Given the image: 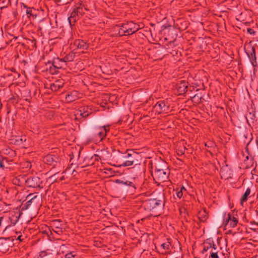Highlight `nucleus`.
<instances>
[{"instance_id": "nucleus-46", "label": "nucleus", "mask_w": 258, "mask_h": 258, "mask_svg": "<svg viewBox=\"0 0 258 258\" xmlns=\"http://www.w3.org/2000/svg\"><path fill=\"white\" fill-rule=\"evenodd\" d=\"M45 255H46V251H41L39 253V256L41 257H44Z\"/></svg>"}, {"instance_id": "nucleus-4", "label": "nucleus", "mask_w": 258, "mask_h": 258, "mask_svg": "<svg viewBox=\"0 0 258 258\" xmlns=\"http://www.w3.org/2000/svg\"><path fill=\"white\" fill-rule=\"evenodd\" d=\"M165 203V198L163 195L161 199H149L144 201L143 206L146 210L151 211L162 209Z\"/></svg>"}, {"instance_id": "nucleus-10", "label": "nucleus", "mask_w": 258, "mask_h": 258, "mask_svg": "<svg viewBox=\"0 0 258 258\" xmlns=\"http://www.w3.org/2000/svg\"><path fill=\"white\" fill-rule=\"evenodd\" d=\"M116 183H120L126 187V190L131 194H133L137 189V184L135 182L131 181H123L119 179L116 180Z\"/></svg>"}, {"instance_id": "nucleus-20", "label": "nucleus", "mask_w": 258, "mask_h": 258, "mask_svg": "<svg viewBox=\"0 0 258 258\" xmlns=\"http://www.w3.org/2000/svg\"><path fill=\"white\" fill-rule=\"evenodd\" d=\"M67 248V246L65 244H62L60 246V248L62 249V252L64 253L67 252L64 255L65 258H75L76 256V254L75 251H71L69 250H67L65 248Z\"/></svg>"}, {"instance_id": "nucleus-16", "label": "nucleus", "mask_w": 258, "mask_h": 258, "mask_svg": "<svg viewBox=\"0 0 258 258\" xmlns=\"http://www.w3.org/2000/svg\"><path fill=\"white\" fill-rule=\"evenodd\" d=\"M187 84L185 81H181L177 83L176 88L180 94H184L187 91Z\"/></svg>"}, {"instance_id": "nucleus-37", "label": "nucleus", "mask_w": 258, "mask_h": 258, "mask_svg": "<svg viewBox=\"0 0 258 258\" xmlns=\"http://www.w3.org/2000/svg\"><path fill=\"white\" fill-rule=\"evenodd\" d=\"M176 195L179 199H181V198L183 196L182 190H180L178 187L176 189Z\"/></svg>"}, {"instance_id": "nucleus-27", "label": "nucleus", "mask_w": 258, "mask_h": 258, "mask_svg": "<svg viewBox=\"0 0 258 258\" xmlns=\"http://www.w3.org/2000/svg\"><path fill=\"white\" fill-rule=\"evenodd\" d=\"M46 66H50V68H46L45 71L46 72H48L51 74H54L56 73V69H57L55 68V67L52 65V63L50 61H48V62L46 64Z\"/></svg>"}, {"instance_id": "nucleus-48", "label": "nucleus", "mask_w": 258, "mask_h": 258, "mask_svg": "<svg viewBox=\"0 0 258 258\" xmlns=\"http://www.w3.org/2000/svg\"><path fill=\"white\" fill-rule=\"evenodd\" d=\"M26 164H27V168L30 169L31 167V164L30 162H26Z\"/></svg>"}, {"instance_id": "nucleus-30", "label": "nucleus", "mask_w": 258, "mask_h": 258, "mask_svg": "<svg viewBox=\"0 0 258 258\" xmlns=\"http://www.w3.org/2000/svg\"><path fill=\"white\" fill-rule=\"evenodd\" d=\"M36 198V196H34L33 198H31L30 200L28 201L21 208L22 211H25L28 209L29 207L31 206V205L32 203V200Z\"/></svg>"}, {"instance_id": "nucleus-50", "label": "nucleus", "mask_w": 258, "mask_h": 258, "mask_svg": "<svg viewBox=\"0 0 258 258\" xmlns=\"http://www.w3.org/2000/svg\"><path fill=\"white\" fill-rule=\"evenodd\" d=\"M11 71H12V72H16V70H15V69H14V68H12V69H11Z\"/></svg>"}, {"instance_id": "nucleus-42", "label": "nucleus", "mask_w": 258, "mask_h": 258, "mask_svg": "<svg viewBox=\"0 0 258 258\" xmlns=\"http://www.w3.org/2000/svg\"><path fill=\"white\" fill-rule=\"evenodd\" d=\"M180 190H181L183 193V195L187 194V190L186 188L183 186H181L178 187Z\"/></svg>"}, {"instance_id": "nucleus-44", "label": "nucleus", "mask_w": 258, "mask_h": 258, "mask_svg": "<svg viewBox=\"0 0 258 258\" xmlns=\"http://www.w3.org/2000/svg\"><path fill=\"white\" fill-rule=\"evenodd\" d=\"M4 218L3 217H0V233L4 231L3 228L2 227V222Z\"/></svg>"}, {"instance_id": "nucleus-11", "label": "nucleus", "mask_w": 258, "mask_h": 258, "mask_svg": "<svg viewBox=\"0 0 258 258\" xmlns=\"http://www.w3.org/2000/svg\"><path fill=\"white\" fill-rule=\"evenodd\" d=\"M223 223L225 224V225H229V226L231 228H234L236 227L238 223V219L237 218L232 216L230 213L224 214V220Z\"/></svg>"}, {"instance_id": "nucleus-22", "label": "nucleus", "mask_w": 258, "mask_h": 258, "mask_svg": "<svg viewBox=\"0 0 258 258\" xmlns=\"http://www.w3.org/2000/svg\"><path fill=\"white\" fill-rule=\"evenodd\" d=\"M74 7L76 9V11H78L79 16H80L81 17H82L84 14V10H89L87 8L85 7L84 5H83L82 3L76 4Z\"/></svg>"}, {"instance_id": "nucleus-49", "label": "nucleus", "mask_w": 258, "mask_h": 258, "mask_svg": "<svg viewBox=\"0 0 258 258\" xmlns=\"http://www.w3.org/2000/svg\"><path fill=\"white\" fill-rule=\"evenodd\" d=\"M64 179V176H62V177H60V180H63Z\"/></svg>"}, {"instance_id": "nucleus-28", "label": "nucleus", "mask_w": 258, "mask_h": 258, "mask_svg": "<svg viewBox=\"0 0 258 258\" xmlns=\"http://www.w3.org/2000/svg\"><path fill=\"white\" fill-rule=\"evenodd\" d=\"M52 63V65H53L55 68L58 69L63 67L62 63L64 62L62 60H61V58L57 57V58L54 59Z\"/></svg>"}, {"instance_id": "nucleus-17", "label": "nucleus", "mask_w": 258, "mask_h": 258, "mask_svg": "<svg viewBox=\"0 0 258 258\" xmlns=\"http://www.w3.org/2000/svg\"><path fill=\"white\" fill-rule=\"evenodd\" d=\"M204 248L202 250V253L210 250L213 246H215V244L214 240L212 238H208L206 239L203 243Z\"/></svg>"}, {"instance_id": "nucleus-36", "label": "nucleus", "mask_w": 258, "mask_h": 258, "mask_svg": "<svg viewBox=\"0 0 258 258\" xmlns=\"http://www.w3.org/2000/svg\"><path fill=\"white\" fill-rule=\"evenodd\" d=\"M255 118V114L253 112H249L248 115H247L246 119L247 121L248 120V119H251L252 121H253Z\"/></svg>"}, {"instance_id": "nucleus-14", "label": "nucleus", "mask_w": 258, "mask_h": 258, "mask_svg": "<svg viewBox=\"0 0 258 258\" xmlns=\"http://www.w3.org/2000/svg\"><path fill=\"white\" fill-rule=\"evenodd\" d=\"M246 53L251 62V64H252L253 66H254V63H256V55L255 50L254 47H248Z\"/></svg>"}, {"instance_id": "nucleus-8", "label": "nucleus", "mask_w": 258, "mask_h": 258, "mask_svg": "<svg viewBox=\"0 0 258 258\" xmlns=\"http://www.w3.org/2000/svg\"><path fill=\"white\" fill-rule=\"evenodd\" d=\"M43 161L48 165H52L53 168L60 166V159L57 155H47L44 157Z\"/></svg>"}, {"instance_id": "nucleus-45", "label": "nucleus", "mask_w": 258, "mask_h": 258, "mask_svg": "<svg viewBox=\"0 0 258 258\" xmlns=\"http://www.w3.org/2000/svg\"><path fill=\"white\" fill-rule=\"evenodd\" d=\"M247 31L248 33L250 34H254V31L252 28H248Z\"/></svg>"}, {"instance_id": "nucleus-47", "label": "nucleus", "mask_w": 258, "mask_h": 258, "mask_svg": "<svg viewBox=\"0 0 258 258\" xmlns=\"http://www.w3.org/2000/svg\"><path fill=\"white\" fill-rule=\"evenodd\" d=\"M2 168L4 170V168H5V166H4V163H3V160L0 158V168Z\"/></svg>"}, {"instance_id": "nucleus-5", "label": "nucleus", "mask_w": 258, "mask_h": 258, "mask_svg": "<svg viewBox=\"0 0 258 258\" xmlns=\"http://www.w3.org/2000/svg\"><path fill=\"white\" fill-rule=\"evenodd\" d=\"M110 126L105 125L94 130L93 133V138L95 141H102L105 139L107 133L109 132Z\"/></svg>"}, {"instance_id": "nucleus-23", "label": "nucleus", "mask_w": 258, "mask_h": 258, "mask_svg": "<svg viewBox=\"0 0 258 258\" xmlns=\"http://www.w3.org/2000/svg\"><path fill=\"white\" fill-rule=\"evenodd\" d=\"M81 17L80 16H79L78 11H76L75 8L74 7L72 12L71 13L70 17H69L68 20L70 24H71V20H73L74 22H75L77 20H78Z\"/></svg>"}, {"instance_id": "nucleus-52", "label": "nucleus", "mask_w": 258, "mask_h": 258, "mask_svg": "<svg viewBox=\"0 0 258 258\" xmlns=\"http://www.w3.org/2000/svg\"><path fill=\"white\" fill-rule=\"evenodd\" d=\"M194 258H199V257H195Z\"/></svg>"}, {"instance_id": "nucleus-38", "label": "nucleus", "mask_w": 258, "mask_h": 258, "mask_svg": "<svg viewBox=\"0 0 258 258\" xmlns=\"http://www.w3.org/2000/svg\"><path fill=\"white\" fill-rule=\"evenodd\" d=\"M170 246V243L169 242H166L163 243L161 246L164 249H169Z\"/></svg>"}, {"instance_id": "nucleus-13", "label": "nucleus", "mask_w": 258, "mask_h": 258, "mask_svg": "<svg viewBox=\"0 0 258 258\" xmlns=\"http://www.w3.org/2000/svg\"><path fill=\"white\" fill-rule=\"evenodd\" d=\"M80 95V93L76 90L69 92L66 96V100L67 102H72L79 98Z\"/></svg>"}, {"instance_id": "nucleus-9", "label": "nucleus", "mask_w": 258, "mask_h": 258, "mask_svg": "<svg viewBox=\"0 0 258 258\" xmlns=\"http://www.w3.org/2000/svg\"><path fill=\"white\" fill-rule=\"evenodd\" d=\"M41 183L42 181L41 179L37 176L29 177L25 178V184L29 187H39L42 188V186H40Z\"/></svg>"}, {"instance_id": "nucleus-31", "label": "nucleus", "mask_w": 258, "mask_h": 258, "mask_svg": "<svg viewBox=\"0 0 258 258\" xmlns=\"http://www.w3.org/2000/svg\"><path fill=\"white\" fill-rule=\"evenodd\" d=\"M199 218L201 222H205L208 219L207 214L204 211L199 214Z\"/></svg>"}, {"instance_id": "nucleus-18", "label": "nucleus", "mask_w": 258, "mask_h": 258, "mask_svg": "<svg viewBox=\"0 0 258 258\" xmlns=\"http://www.w3.org/2000/svg\"><path fill=\"white\" fill-rule=\"evenodd\" d=\"M64 84L62 80H57L54 83H51L50 85V88L52 91H56L59 89L63 87Z\"/></svg>"}, {"instance_id": "nucleus-2", "label": "nucleus", "mask_w": 258, "mask_h": 258, "mask_svg": "<svg viewBox=\"0 0 258 258\" xmlns=\"http://www.w3.org/2000/svg\"><path fill=\"white\" fill-rule=\"evenodd\" d=\"M118 34L120 36L132 35L137 32L140 29V26L133 21H128L122 23L121 25H118Z\"/></svg>"}, {"instance_id": "nucleus-3", "label": "nucleus", "mask_w": 258, "mask_h": 258, "mask_svg": "<svg viewBox=\"0 0 258 258\" xmlns=\"http://www.w3.org/2000/svg\"><path fill=\"white\" fill-rule=\"evenodd\" d=\"M140 157L139 154L133 150H127L125 153L121 155L120 158L125 159L121 165L125 167L140 165Z\"/></svg>"}, {"instance_id": "nucleus-29", "label": "nucleus", "mask_w": 258, "mask_h": 258, "mask_svg": "<svg viewBox=\"0 0 258 258\" xmlns=\"http://www.w3.org/2000/svg\"><path fill=\"white\" fill-rule=\"evenodd\" d=\"M250 188L249 187H248L246 191H245L244 194L243 195L241 198V203H242L243 202H246L247 200V198L248 196L250 194Z\"/></svg>"}, {"instance_id": "nucleus-34", "label": "nucleus", "mask_w": 258, "mask_h": 258, "mask_svg": "<svg viewBox=\"0 0 258 258\" xmlns=\"http://www.w3.org/2000/svg\"><path fill=\"white\" fill-rule=\"evenodd\" d=\"M60 220H56L53 221V226H55V228L57 229H60Z\"/></svg>"}, {"instance_id": "nucleus-12", "label": "nucleus", "mask_w": 258, "mask_h": 258, "mask_svg": "<svg viewBox=\"0 0 258 258\" xmlns=\"http://www.w3.org/2000/svg\"><path fill=\"white\" fill-rule=\"evenodd\" d=\"M93 109L90 106H83L79 108L77 112V115L81 116L83 118H87L92 114Z\"/></svg>"}, {"instance_id": "nucleus-32", "label": "nucleus", "mask_w": 258, "mask_h": 258, "mask_svg": "<svg viewBox=\"0 0 258 258\" xmlns=\"http://www.w3.org/2000/svg\"><path fill=\"white\" fill-rule=\"evenodd\" d=\"M203 97L201 95H199L198 94H196L194 95V96L192 97L193 98V101L197 103H199L201 101V99H202Z\"/></svg>"}, {"instance_id": "nucleus-7", "label": "nucleus", "mask_w": 258, "mask_h": 258, "mask_svg": "<svg viewBox=\"0 0 258 258\" xmlns=\"http://www.w3.org/2000/svg\"><path fill=\"white\" fill-rule=\"evenodd\" d=\"M13 241V237L0 238V252L2 253L7 252L10 247L14 244Z\"/></svg>"}, {"instance_id": "nucleus-40", "label": "nucleus", "mask_w": 258, "mask_h": 258, "mask_svg": "<svg viewBox=\"0 0 258 258\" xmlns=\"http://www.w3.org/2000/svg\"><path fill=\"white\" fill-rule=\"evenodd\" d=\"M218 247L215 244V246H213L211 249H210V253H212V252H218Z\"/></svg>"}, {"instance_id": "nucleus-15", "label": "nucleus", "mask_w": 258, "mask_h": 258, "mask_svg": "<svg viewBox=\"0 0 258 258\" xmlns=\"http://www.w3.org/2000/svg\"><path fill=\"white\" fill-rule=\"evenodd\" d=\"M21 7L26 9V13L28 18L32 17L33 19L37 17L36 10L34 8L29 7L25 4H21Z\"/></svg>"}, {"instance_id": "nucleus-35", "label": "nucleus", "mask_w": 258, "mask_h": 258, "mask_svg": "<svg viewBox=\"0 0 258 258\" xmlns=\"http://www.w3.org/2000/svg\"><path fill=\"white\" fill-rule=\"evenodd\" d=\"M185 150L186 148L185 147H182L180 149H177L176 151L177 154L180 156L184 154Z\"/></svg>"}, {"instance_id": "nucleus-41", "label": "nucleus", "mask_w": 258, "mask_h": 258, "mask_svg": "<svg viewBox=\"0 0 258 258\" xmlns=\"http://www.w3.org/2000/svg\"><path fill=\"white\" fill-rule=\"evenodd\" d=\"M209 258H219L218 252H212L209 256Z\"/></svg>"}, {"instance_id": "nucleus-33", "label": "nucleus", "mask_w": 258, "mask_h": 258, "mask_svg": "<svg viewBox=\"0 0 258 258\" xmlns=\"http://www.w3.org/2000/svg\"><path fill=\"white\" fill-rule=\"evenodd\" d=\"M13 237H14V240L16 239V240H19L20 242L23 241L26 238L24 236L22 235V234H19L18 236H14Z\"/></svg>"}, {"instance_id": "nucleus-25", "label": "nucleus", "mask_w": 258, "mask_h": 258, "mask_svg": "<svg viewBox=\"0 0 258 258\" xmlns=\"http://www.w3.org/2000/svg\"><path fill=\"white\" fill-rule=\"evenodd\" d=\"M19 217L20 215H18L17 214H12L9 217L11 225L14 226L18 222Z\"/></svg>"}, {"instance_id": "nucleus-24", "label": "nucleus", "mask_w": 258, "mask_h": 258, "mask_svg": "<svg viewBox=\"0 0 258 258\" xmlns=\"http://www.w3.org/2000/svg\"><path fill=\"white\" fill-rule=\"evenodd\" d=\"M25 178L26 177L25 176L21 175L18 176L13 179L12 182L14 184L20 186L24 183H25Z\"/></svg>"}, {"instance_id": "nucleus-21", "label": "nucleus", "mask_w": 258, "mask_h": 258, "mask_svg": "<svg viewBox=\"0 0 258 258\" xmlns=\"http://www.w3.org/2000/svg\"><path fill=\"white\" fill-rule=\"evenodd\" d=\"M76 53L73 51H71L68 54H66L61 60L63 62H71L73 61L75 57Z\"/></svg>"}, {"instance_id": "nucleus-26", "label": "nucleus", "mask_w": 258, "mask_h": 258, "mask_svg": "<svg viewBox=\"0 0 258 258\" xmlns=\"http://www.w3.org/2000/svg\"><path fill=\"white\" fill-rule=\"evenodd\" d=\"M75 44L79 48L86 49L88 47L87 43L82 40H78L76 41Z\"/></svg>"}, {"instance_id": "nucleus-43", "label": "nucleus", "mask_w": 258, "mask_h": 258, "mask_svg": "<svg viewBox=\"0 0 258 258\" xmlns=\"http://www.w3.org/2000/svg\"><path fill=\"white\" fill-rule=\"evenodd\" d=\"M73 0H59L60 2L62 3V5H67L70 3Z\"/></svg>"}, {"instance_id": "nucleus-51", "label": "nucleus", "mask_w": 258, "mask_h": 258, "mask_svg": "<svg viewBox=\"0 0 258 258\" xmlns=\"http://www.w3.org/2000/svg\"><path fill=\"white\" fill-rule=\"evenodd\" d=\"M46 68H50V66H46Z\"/></svg>"}, {"instance_id": "nucleus-19", "label": "nucleus", "mask_w": 258, "mask_h": 258, "mask_svg": "<svg viewBox=\"0 0 258 258\" xmlns=\"http://www.w3.org/2000/svg\"><path fill=\"white\" fill-rule=\"evenodd\" d=\"M26 138L25 136H15L13 137L11 141L12 143L15 145H20L22 144L24 142H25Z\"/></svg>"}, {"instance_id": "nucleus-39", "label": "nucleus", "mask_w": 258, "mask_h": 258, "mask_svg": "<svg viewBox=\"0 0 258 258\" xmlns=\"http://www.w3.org/2000/svg\"><path fill=\"white\" fill-rule=\"evenodd\" d=\"M103 157L101 156L94 154L93 156H92V159H94V161H98L99 160H102Z\"/></svg>"}, {"instance_id": "nucleus-6", "label": "nucleus", "mask_w": 258, "mask_h": 258, "mask_svg": "<svg viewBox=\"0 0 258 258\" xmlns=\"http://www.w3.org/2000/svg\"><path fill=\"white\" fill-rule=\"evenodd\" d=\"M170 104L167 99L158 101L154 106L156 112L158 114L168 113L170 110Z\"/></svg>"}, {"instance_id": "nucleus-1", "label": "nucleus", "mask_w": 258, "mask_h": 258, "mask_svg": "<svg viewBox=\"0 0 258 258\" xmlns=\"http://www.w3.org/2000/svg\"><path fill=\"white\" fill-rule=\"evenodd\" d=\"M168 164L163 160L158 162L154 167L152 176L157 182H163L167 181L170 175Z\"/></svg>"}]
</instances>
